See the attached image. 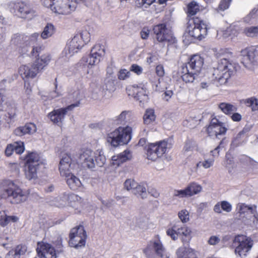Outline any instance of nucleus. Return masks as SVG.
Listing matches in <instances>:
<instances>
[{"instance_id":"obj_1","label":"nucleus","mask_w":258,"mask_h":258,"mask_svg":"<svg viewBox=\"0 0 258 258\" xmlns=\"http://www.w3.org/2000/svg\"><path fill=\"white\" fill-rule=\"evenodd\" d=\"M217 57H223L218 62L217 67L211 71V81L216 85L225 84L235 72L233 65L228 59L232 53L228 49L221 48L215 53Z\"/></svg>"},{"instance_id":"obj_2","label":"nucleus","mask_w":258,"mask_h":258,"mask_svg":"<svg viewBox=\"0 0 258 258\" xmlns=\"http://www.w3.org/2000/svg\"><path fill=\"white\" fill-rule=\"evenodd\" d=\"M78 167L77 155L74 151L62 154L59 165L60 174L66 178L67 184L74 190L77 189L82 184L80 180L72 174Z\"/></svg>"},{"instance_id":"obj_3","label":"nucleus","mask_w":258,"mask_h":258,"mask_svg":"<svg viewBox=\"0 0 258 258\" xmlns=\"http://www.w3.org/2000/svg\"><path fill=\"white\" fill-rule=\"evenodd\" d=\"M208 33V24L206 22L196 17L188 22L183 35V41L190 43L196 39L202 40Z\"/></svg>"},{"instance_id":"obj_4","label":"nucleus","mask_w":258,"mask_h":258,"mask_svg":"<svg viewBox=\"0 0 258 258\" xmlns=\"http://www.w3.org/2000/svg\"><path fill=\"white\" fill-rule=\"evenodd\" d=\"M80 160L84 167L93 169L96 165L103 166L106 162V157L103 152L98 149L94 152L89 148H83L80 154Z\"/></svg>"},{"instance_id":"obj_5","label":"nucleus","mask_w":258,"mask_h":258,"mask_svg":"<svg viewBox=\"0 0 258 258\" xmlns=\"http://www.w3.org/2000/svg\"><path fill=\"white\" fill-rule=\"evenodd\" d=\"M255 205L239 203L236 205V212L241 222L247 226L254 227L258 224V213Z\"/></svg>"},{"instance_id":"obj_6","label":"nucleus","mask_w":258,"mask_h":258,"mask_svg":"<svg viewBox=\"0 0 258 258\" xmlns=\"http://www.w3.org/2000/svg\"><path fill=\"white\" fill-rule=\"evenodd\" d=\"M132 127L128 125L119 126L106 135V141L114 147L127 144L132 139Z\"/></svg>"},{"instance_id":"obj_7","label":"nucleus","mask_w":258,"mask_h":258,"mask_svg":"<svg viewBox=\"0 0 258 258\" xmlns=\"http://www.w3.org/2000/svg\"><path fill=\"white\" fill-rule=\"evenodd\" d=\"M77 0H43L45 7L59 15H69L75 11Z\"/></svg>"},{"instance_id":"obj_8","label":"nucleus","mask_w":258,"mask_h":258,"mask_svg":"<svg viewBox=\"0 0 258 258\" xmlns=\"http://www.w3.org/2000/svg\"><path fill=\"white\" fill-rule=\"evenodd\" d=\"M2 185L5 187V192L8 197L12 198L14 204L24 202L27 198V194L23 191L16 181L7 179L2 182Z\"/></svg>"},{"instance_id":"obj_9","label":"nucleus","mask_w":258,"mask_h":258,"mask_svg":"<svg viewBox=\"0 0 258 258\" xmlns=\"http://www.w3.org/2000/svg\"><path fill=\"white\" fill-rule=\"evenodd\" d=\"M153 251L159 258H170V254L166 251L159 235H155L144 249L148 258L152 257Z\"/></svg>"},{"instance_id":"obj_10","label":"nucleus","mask_w":258,"mask_h":258,"mask_svg":"<svg viewBox=\"0 0 258 258\" xmlns=\"http://www.w3.org/2000/svg\"><path fill=\"white\" fill-rule=\"evenodd\" d=\"M172 146L170 140H164L151 143L148 145L147 148V156L149 160L155 161L161 157L167 150Z\"/></svg>"},{"instance_id":"obj_11","label":"nucleus","mask_w":258,"mask_h":258,"mask_svg":"<svg viewBox=\"0 0 258 258\" xmlns=\"http://www.w3.org/2000/svg\"><path fill=\"white\" fill-rule=\"evenodd\" d=\"M233 243L237 245L235 249L236 254L243 257L246 256L253 245V240L244 235H238L233 240Z\"/></svg>"},{"instance_id":"obj_12","label":"nucleus","mask_w":258,"mask_h":258,"mask_svg":"<svg viewBox=\"0 0 258 258\" xmlns=\"http://www.w3.org/2000/svg\"><path fill=\"white\" fill-rule=\"evenodd\" d=\"M154 34L157 41L161 43H168L170 44L175 43L176 40L170 29L165 24H159L153 28Z\"/></svg>"},{"instance_id":"obj_13","label":"nucleus","mask_w":258,"mask_h":258,"mask_svg":"<svg viewBox=\"0 0 258 258\" xmlns=\"http://www.w3.org/2000/svg\"><path fill=\"white\" fill-rule=\"evenodd\" d=\"M69 237V245L71 247L79 248L85 245L86 234L83 226L79 225L72 228Z\"/></svg>"},{"instance_id":"obj_14","label":"nucleus","mask_w":258,"mask_h":258,"mask_svg":"<svg viewBox=\"0 0 258 258\" xmlns=\"http://www.w3.org/2000/svg\"><path fill=\"white\" fill-rule=\"evenodd\" d=\"M126 91L129 96H133L139 102V105L144 107L149 99L148 91L144 86L133 85L128 86Z\"/></svg>"},{"instance_id":"obj_15","label":"nucleus","mask_w":258,"mask_h":258,"mask_svg":"<svg viewBox=\"0 0 258 258\" xmlns=\"http://www.w3.org/2000/svg\"><path fill=\"white\" fill-rule=\"evenodd\" d=\"M84 42L81 40L80 36H74L67 44L62 52L61 57L64 61H68L69 58L77 53L83 46Z\"/></svg>"},{"instance_id":"obj_16","label":"nucleus","mask_w":258,"mask_h":258,"mask_svg":"<svg viewBox=\"0 0 258 258\" xmlns=\"http://www.w3.org/2000/svg\"><path fill=\"white\" fill-rule=\"evenodd\" d=\"M241 62L247 69L252 70L258 65V57L253 48H246L241 51Z\"/></svg>"},{"instance_id":"obj_17","label":"nucleus","mask_w":258,"mask_h":258,"mask_svg":"<svg viewBox=\"0 0 258 258\" xmlns=\"http://www.w3.org/2000/svg\"><path fill=\"white\" fill-rule=\"evenodd\" d=\"M12 6L18 9L20 16L23 18L30 20L36 15V11L27 3L22 1L17 3L11 2L10 3V6Z\"/></svg>"},{"instance_id":"obj_18","label":"nucleus","mask_w":258,"mask_h":258,"mask_svg":"<svg viewBox=\"0 0 258 258\" xmlns=\"http://www.w3.org/2000/svg\"><path fill=\"white\" fill-rule=\"evenodd\" d=\"M227 131L225 123L222 122L217 118H213L207 128V132L210 136L224 135Z\"/></svg>"},{"instance_id":"obj_19","label":"nucleus","mask_w":258,"mask_h":258,"mask_svg":"<svg viewBox=\"0 0 258 258\" xmlns=\"http://www.w3.org/2000/svg\"><path fill=\"white\" fill-rule=\"evenodd\" d=\"M202 190L201 185L192 182L189 184L184 189L175 190L173 196L179 198H188L200 193Z\"/></svg>"},{"instance_id":"obj_20","label":"nucleus","mask_w":258,"mask_h":258,"mask_svg":"<svg viewBox=\"0 0 258 258\" xmlns=\"http://www.w3.org/2000/svg\"><path fill=\"white\" fill-rule=\"evenodd\" d=\"M113 89V87L111 88L107 85L103 86L94 85L91 87L92 97L94 99L107 98L110 96Z\"/></svg>"},{"instance_id":"obj_21","label":"nucleus","mask_w":258,"mask_h":258,"mask_svg":"<svg viewBox=\"0 0 258 258\" xmlns=\"http://www.w3.org/2000/svg\"><path fill=\"white\" fill-rule=\"evenodd\" d=\"M36 250L39 258H56L54 247L48 243L38 242Z\"/></svg>"},{"instance_id":"obj_22","label":"nucleus","mask_w":258,"mask_h":258,"mask_svg":"<svg viewBox=\"0 0 258 258\" xmlns=\"http://www.w3.org/2000/svg\"><path fill=\"white\" fill-rule=\"evenodd\" d=\"M79 103L73 104L64 108L54 110L49 114L50 120L56 124H60L63 120L67 112L78 106Z\"/></svg>"},{"instance_id":"obj_23","label":"nucleus","mask_w":258,"mask_h":258,"mask_svg":"<svg viewBox=\"0 0 258 258\" xmlns=\"http://www.w3.org/2000/svg\"><path fill=\"white\" fill-rule=\"evenodd\" d=\"M40 71L35 62L22 66L19 69L20 75L27 79L35 78Z\"/></svg>"},{"instance_id":"obj_24","label":"nucleus","mask_w":258,"mask_h":258,"mask_svg":"<svg viewBox=\"0 0 258 258\" xmlns=\"http://www.w3.org/2000/svg\"><path fill=\"white\" fill-rule=\"evenodd\" d=\"M203 64L204 60L201 56L194 55L191 57L187 64L184 66L199 74L202 70Z\"/></svg>"},{"instance_id":"obj_25","label":"nucleus","mask_w":258,"mask_h":258,"mask_svg":"<svg viewBox=\"0 0 258 258\" xmlns=\"http://www.w3.org/2000/svg\"><path fill=\"white\" fill-rule=\"evenodd\" d=\"M62 202L57 205L59 207L65 206L67 203L71 204V206L76 209H79V205L81 206V198L75 194L64 195L62 197Z\"/></svg>"},{"instance_id":"obj_26","label":"nucleus","mask_w":258,"mask_h":258,"mask_svg":"<svg viewBox=\"0 0 258 258\" xmlns=\"http://www.w3.org/2000/svg\"><path fill=\"white\" fill-rule=\"evenodd\" d=\"M175 228V232L177 236H182L184 241V237L190 240L192 237V231L191 228L186 225H183L179 223H176L173 225Z\"/></svg>"},{"instance_id":"obj_27","label":"nucleus","mask_w":258,"mask_h":258,"mask_svg":"<svg viewBox=\"0 0 258 258\" xmlns=\"http://www.w3.org/2000/svg\"><path fill=\"white\" fill-rule=\"evenodd\" d=\"M132 155L129 150H125L123 152L112 157L111 164L114 166H118L121 163L130 160Z\"/></svg>"},{"instance_id":"obj_28","label":"nucleus","mask_w":258,"mask_h":258,"mask_svg":"<svg viewBox=\"0 0 258 258\" xmlns=\"http://www.w3.org/2000/svg\"><path fill=\"white\" fill-rule=\"evenodd\" d=\"M36 126L34 123H29L17 128L14 133L18 136H22L26 134H33L36 132Z\"/></svg>"},{"instance_id":"obj_29","label":"nucleus","mask_w":258,"mask_h":258,"mask_svg":"<svg viewBox=\"0 0 258 258\" xmlns=\"http://www.w3.org/2000/svg\"><path fill=\"white\" fill-rule=\"evenodd\" d=\"M184 152H192V154L189 156L187 157V160L188 161H191L192 160H195L197 159L198 154H197V145L196 143L191 141H187L185 142L184 147Z\"/></svg>"},{"instance_id":"obj_30","label":"nucleus","mask_w":258,"mask_h":258,"mask_svg":"<svg viewBox=\"0 0 258 258\" xmlns=\"http://www.w3.org/2000/svg\"><path fill=\"white\" fill-rule=\"evenodd\" d=\"M134 118L133 114L130 111H123L115 117V121L118 124H124L130 122Z\"/></svg>"},{"instance_id":"obj_31","label":"nucleus","mask_w":258,"mask_h":258,"mask_svg":"<svg viewBox=\"0 0 258 258\" xmlns=\"http://www.w3.org/2000/svg\"><path fill=\"white\" fill-rule=\"evenodd\" d=\"M232 205L226 201L218 202L214 207L213 211L218 214H221L223 212L229 213L232 211Z\"/></svg>"},{"instance_id":"obj_32","label":"nucleus","mask_w":258,"mask_h":258,"mask_svg":"<svg viewBox=\"0 0 258 258\" xmlns=\"http://www.w3.org/2000/svg\"><path fill=\"white\" fill-rule=\"evenodd\" d=\"M19 218L16 216H8L5 211H0V226L3 227L7 226L11 223H16Z\"/></svg>"},{"instance_id":"obj_33","label":"nucleus","mask_w":258,"mask_h":258,"mask_svg":"<svg viewBox=\"0 0 258 258\" xmlns=\"http://www.w3.org/2000/svg\"><path fill=\"white\" fill-rule=\"evenodd\" d=\"M181 73L182 74L181 76L182 79L185 83L192 82L196 77L198 75V74L194 72L193 71H192L183 66L182 67Z\"/></svg>"},{"instance_id":"obj_34","label":"nucleus","mask_w":258,"mask_h":258,"mask_svg":"<svg viewBox=\"0 0 258 258\" xmlns=\"http://www.w3.org/2000/svg\"><path fill=\"white\" fill-rule=\"evenodd\" d=\"M26 165L38 167L41 163L39 154L36 152L29 154L26 157Z\"/></svg>"},{"instance_id":"obj_35","label":"nucleus","mask_w":258,"mask_h":258,"mask_svg":"<svg viewBox=\"0 0 258 258\" xmlns=\"http://www.w3.org/2000/svg\"><path fill=\"white\" fill-rule=\"evenodd\" d=\"M55 32V26L51 23H47L44 27L40 34L41 38L44 40L51 37Z\"/></svg>"},{"instance_id":"obj_36","label":"nucleus","mask_w":258,"mask_h":258,"mask_svg":"<svg viewBox=\"0 0 258 258\" xmlns=\"http://www.w3.org/2000/svg\"><path fill=\"white\" fill-rule=\"evenodd\" d=\"M156 117L154 109L152 108L147 109L143 117L144 124L146 125L151 124L155 120Z\"/></svg>"},{"instance_id":"obj_37","label":"nucleus","mask_w":258,"mask_h":258,"mask_svg":"<svg viewBox=\"0 0 258 258\" xmlns=\"http://www.w3.org/2000/svg\"><path fill=\"white\" fill-rule=\"evenodd\" d=\"M51 60V56L49 54H44L38 58L34 62L36 65L41 71L46 66Z\"/></svg>"},{"instance_id":"obj_38","label":"nucleus","mask_w":258,"mask_h":258,"mask_svg":"<svg viewBox=\"0 0 258 258\" xmlns=\"http://www.w3.org/2000/svg\"><path fill=\"white\" fill-rule=\"evenodd\" d=\"M38 167L25 165V175L27 179L31 180L36 179L37 177Z\"/></svg>"},{"instance_id":"obj_39","label":"nucleus","mask_w":258,"mask_h":258,"mask_svg":"<svg viewBox=\"0 0 258 258\" xmlns=\"http://www.w3.org/2000/svg\"><path fill=\"white\" fill-rule=\"evenodd\" d=\"M219 108L226 115L231 114L237 110V108L230 103L222 102L219 104Z\"/></svg>"},{"instance_id":"obj_40","label":"nucleus","mask_w":258,"mask_h":258,"mask_svg":"<svg viewBox=\"0 0 258 258\" xmlns=\"http://www.w3.org/2000/svg\"><path fill=\"white\" fill-rule=\"evenodd\" d=\"M194 250L188 247L182 246L176 250V253L177 258H183L185 256L190 255L194 253Z\"/></svg>"},{"instance_id":"obj_41","label":"nucleus","mask_w":258,"mask_h":258,"mask_svg":"<svg viewBox=\"0 0 258 258\" xmlns=\"http://www.w3.org/2000/svg\"><path fill=\"white\" fill-rule=\"evenodd\" d=\"M187 8V14L189 15L194 16L200 11V6L197 2L192 1L188 4Z\"/></svg>"},{"instance_id":"obj_42","label":"nucleus","mask_w":258,"mask_h":258,"mask_svg":"<svg viewBox=\"0 0 258 258\" xmlns=\"http://www.w3.org/2000/svg\"><path fill=\"white\" fill-rule=\"evenodd\" d=\"M91 52L92 55L100 60L101 57L105 53L104 47L99 44H96L91 49Z\"/></svg>"},{"instance_id":"obj_43","label":"nucleus","mask_w":258,"mask_h":258,"mask_svg":"<svg viewBox=\"0 0 258 258\" xmlns=\"http://www.w3.org/2000/svg\"><path fill=\"white\" fill-rule=\"evenodd\" d=\"M138 183L133 179H126L124 183V188L128 191H131L132 193H137L135 188H137Z\"/></svg>"},{"instance_id":"obj_44","label":"nucleus","mask_w":258,"mask_h":258,"mask_svg":"<svg viewBox=\"0 0 258 258\" xmlns=\"http://www.w3.org/2000/svg\"><path fill=\"white\" fill-rule=\"evenodd\" d=\"M243 33L248 37H255L258 36V27L251 26L244 29Z\"/></svg>"},{"instance_id":"obj_45","label":"nucleus","mask_w":258,"mask_h":258,"mask_svg":"<svg viewBox=\"0 0 258 258\" xmlns=\"http://www.w3.org/2000/svg\"><path fill=\"white\" fill-rule=\"evenodd\" d=\"M178 217L182 223H186L189 222V212L185 209L181 210L178 213Z\"/></svg>"},{"instance_id":"obj_46","label":"nucleus","mask_w":258,"mask_h":258,"mask_svg":"<svg viewBox=\"0 0 258 258\" xmlns=\"http://www.w3.org/2000/svg\"><path fill=\"white\" fill-rule=\"evenodd\" d=\"M214 163V158H210L205 160L203 162H199L196 164V168L198 169L201 166H203L205 169H208L212 166Z\"/></svg>"},{"instance_id":"obj_47","label":"nucleus","mask_w":258,"mask_h":258,"mask_svg":"<svg viewBox=\"0 0 258 258\" xmlns=\"http://www.w3.org/2000/svg\"><path fill=\"white\" fill-rule=\"evenodd\" d=\"M82 60L86 62V65L92 66L99 63L100 60L97 58L96 56L92 55L91 52L90 55L88 57H83Z\"/></svg>"},{"instance_id":"obj_48","label":"nucleus","mask_w":258,"mask_h":258,"mask_svg":"<svg viewBox=\"0 0 258 258\" xmlns=\"http://www.w3.org/2000/svg\"><path fill=\"white\" fill-rule=\"evenodd\" d=\"M245 104L247 106L250 107L252 110H258V99L251 97L245 100Z\"/></svg>"},{"instance_id":"obj_49","label":"nucleus","mask_w":258,"mask_h":258,"mask_svg":"<svg viewBox=\"0 0 258 258\" xmlns=\"http://www.w3.org/2000/svg\"><path fill=\"white\" fill-rule=\"evenodd\" d=\"M137 188L136 187L135 189H136L137 193H133V194L136 195L137 197H141L142 198H144V197L146 196V188L145 186L141 184H137Z\"/></svg>"},{"instance_id":"obj_50","label":"nucleus","mask_w":258,"mask_h":258,"mask_svg":"<svg viewBox=\"0 0 258 258\" xmlns=\"http://www.w3.org/2000/svg\"><path fill=\"white\" fill-rule=\"evenodd\" d=\"M75 36H80L81 40H83L84 42V45L88 42L90 40V34L87 30L83 31L81 33L76 34Z\"/></svg>"},{"instance_id":"obj_51","label":"nucleus","mask_w":258,"mask_h":258,"mask_svg":"<svg viewBox=\"0 0 258 258\" xmlns=\"http://www.w3.org/2000/svg\"><path fill=\"white\" fill-rule=\"evenodd\" d=\"M166 233L167 235L170 237L173 240L175 241L178 239V236L175 232L173 225L167 228Z\"/></svg>"},{"instance_id":"obj_52","label":"nucleus","mask_w":258,"mask_h":258,"mask_svg":"<svg viewBox=\"0 0 258 258\" xmlns=\"http://www.w3.org/2000/svg\"><path fill=\"white\" fill-rule=\"evenodd\" d=\"M14 146H15V151L18 154H22L25 150L24 145L23 142L20 141L14 142Z\"/></svg>"},{"instance_id":"obj_53","label":"nucleus","mask_w":258,"mask_h":258,"mask_svg":"<svg viewBox=\"0 0 258 258\" xmlns=\"http://www.w3.org/2000/svg\"><path fill=\"white\" fill-rule=\"evenodd\" d=\"M13 250L15 251L16 255H17L19 258H21V256L24 255L26 252L27 247L25 245H19Z\"/></svg>"},{"instance_id":"obj_54","label":"nucleus","mask_w":258,"mask_h":258,"mask_svg":"<svg viewBox=\"0 0 258 258\" xmlns=\"http://www.w3.org/2000/svg\"><path fill=\"white\" fill-rule=\"evenodd\" d=\"M231 0H221L218 8L217 9L218 12L219 11H223L227 9L230 6Z\"/></svg>"},{"instance_id":"obj_55","label":"nucleus","mask_w":258,"mask_h":258,"mask_svg":"<svg viewBox=\"0 0 258 258\" xmlns=\"http://www.w3.org/2000/svg\"><path fill=\"white\" fill-rule=\"evenodd\" d=\"M131 76L130 71L126 69H121L118 73V78L121 80H124L128 78Z\"/></svg>"},{"instance_id":"obj_56","label":"nucleus","mask_w":258,"mask_h":258,"mask_svg":"<svg viewBox=\"0 0 258 258\" xmlns=\"http://www.w3.org/2000/svg\"><path fill=\"white\" fill-rule=\"evenodd\" d=\"M255 12L256 11L255 10H253L250 12V13L244 18V22L249 24H253L255 21Z\"/></svg>"},{"instance_id":"obj_57","label":"nucleus","mask_w":258,"mask_h":258,"mask_svg":"<svg viewBox=\"0 0 258 258\" xmlns=\"http://www.w3.org/2000/svg\"><path fill=\"white\" fill-rule=\"evenodd\" d=\"M243 135V133L242 132L238 133L236 137L233 139L231 146L233 147H236L241 145L243 142V141H242L241 139V137Z\"/></svg>"},{"instance_id":"obj_58","label":"nucleus","mask_w":258,"mask_h":258,"mask_svg":"<svg viewBox=\"0 0 258 258\" xmlns=\"http://www.w3.org/2000/svg\"><path fill=\"white\" fill-rule=\"evenodd\" d=\"M155 0H136V3L139 7L147 8L155 2Z\"/></svg>"},{"instance_id":"obj_59","label":"nucleus","mask_w":258,"mask_h":258,"mask_svg":"<svg viewBox=\"0 0 258 258\" xmlns=\"http://www.w3.org/2000/svg\"><path fill=\"white\" fill-rule=\"evenodd\" d=\"M151 30L148 27H144L140 32L141 37L143 39H147L149 37Z\"/></svg>"},{"instance_id":"obj_60","label":"nucleus","mask_w":258,"mask_h":258,"mask_svg":"<svg viewBox=\"0 0 258 258\" xmlns=\"http://www.w3.org/2000/svg\"><path fill=\"white\" fill-rule=\"evenodd\" d=\"M226 160L225 162V165L227 168H231L234 164L233 158L231 155L229 153L226 154Z\"/></svg>"},{"instance_id":"obj_61","label":"nucleus","mask_w":258,"mask_h":258,"mask_svg":"<svg viewBox=\"0 0 258 258\" xmlns=\"http://www.w3.org/2000/svg\"><path fill=\"white\" fill-rule=\"evenodd\" d=\"M130 71L134 72L138 75H140L143 72V68L137 64H133L131 66Z\"/></svg>"},{"instance_id":"obj_62","label":"nucleus","mask_w":258,"mask_h":258,"mask_svg":"<svg viewBox=\"0 0 258 258\" xmlns=\"http://www.w3.org/2000/svg\"><path fill=\"white\" fill-rule=\"evenodd\" d=\"M12 240V237L4 236L0 237V244L4 247H6V245L9 244Z\"/></svg>"},{"instance_id":"obj_63","label":"nucleus","mask_w":258,"mask_h":258,"mask_svg":"<svg viewBox=\"0 0 258 258\" xmlns=\"http://www.w3.org/2000/svg\"><path fill=\"white\" fill-rule=\"evenodd\" d=\"M14 148V143L8 144L5 152L6 155L8 157L11 156L15 151Z\"/></svg>"},{"instance_id":"obj_64","label":"nucleus","mask_w":258,"mask_h":258,"mask_svg":"<svg viewBox=\"0 0 258 258\" xmlns=\"http://www.w3.org/2000/svg\"><path fill=\"white\" fill-rule=\"evenodd\" d=\"M220 241V238L218 236L213 235L210 237L208 240V243L211 245H215L218 244Z\"/></svg>"}]
</instances>
